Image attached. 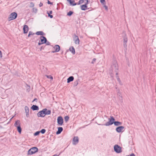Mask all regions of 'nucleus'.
I'll use <instances>...</instances> for the list:
<instances>
[{
	"mask_svg": "<svg viewBox=\"0 0 156 156\" xmlns=\"http://www.w3.org/2000/svg\"><path fill=\"white\" fill-rule=\"evenodd\" d=\"M115 88H116V89H117V87H115Z\"/></svg>",
	"mask_w": 156,
	"mask_h": 156,
	"instance_id": "obj_56",
	"label": "nucleus"
},
{
	"mask_svg": "<svg viewBox=\"0 0 156 156\" xmlns=\"http://www.w3.org/2000/svg\"><path fill=\"white\" fill-rule=\"evenodd\" d=\"M25 110L26 113V116L27 117H29V108L28 106H25Z\"/></svg>",
	"mask_w": 156,
	"mask_h": 156,
	"instance_id": "obj_14",
	"label": "nucleus"
},
{
	"mask_svg": "<svg viewBox=\"0 0 156 156\" xmlns=\"http://www.w3.org/2000/svg\"><path fill=\"white\" fill-rule=\"evenodd\" d=\"M29 28L28 26L26 25H25L23 26V33L24 34H26L28 32V31Z\"/></svg>",
	"mask_w": 156,
	"mask_h": 156,
	"instance_id": "obj_15",
	"label": "nucleus"
},
{
	"mask_svg": "<svg viewBox=\"0 0 156 156\" xmlns=\"http://www.w3.org/2000/svg\"><path fill=\"white\" fill-rule=\"evenodd\" d=\"M34 3L33 2H31L30 3V7H33L34 6Z\"/></svg>",
	"mask_w": 156,
	"mask_h": 156,
	"instance_id": "obj_35",
	"label": "nucleus"
},
{
	"mask_svg": "<svg viewBox=\"0 0 156 156\" xmlns=\"http://www.w3.org/2000/svg\"><path fill=\"white\" fill-rule=\"evenodd\" d=\"M31 109L33 111L38 110H39V107L38 106L33 105L31 107Z\"/></svg>",
	"mask_w": 156,
	"mask_h": 156,
	"instance_id": "obj_18",
	"label": "nucleus"
},
{
	"mask_svg": "<svg viewBox=\"0 0 156 156\" xmlns=\"http://www.w3.org/2000/svg\"><path fill=\"white\" fill-rule=\"evenodd\" d=\"M126 156H135V155L134 153H132L130 155H127Z\"/></svg>",
	"mask_w": 156,
	"mask_h": 156,
	"instance_id": "obj_44",
	"label": "nucleus"
},
{
	"mask_svg": "<svg viewBox=\"0 0 156 156\" xmlns=\"http://www.w3.org/2000/svg\"><path fill=\"white\" fill-rule=\"evenodd\" d=\"M37 115L38 117H44L45 115V111H44V109L42 110L39 112L37 113Z\"/></svg>",
	"mask_w": 156,
	"mask_h": 156,
	"instance_id": "obj_8",
	"label": "nucleus"
},
{
	"mask_svg": "<svg viewBox=\"0 0 156 156\" xmlns=\"http://www.w3.org/2000/svg\"><path fill=\"white\" fill-rule=\"evenodd\" d=\"M119 84H120L121 85H122V83H121V81H120V82H119Z\"/></svg>",
	"mask_w": 156,
	"mask_h": 156,
	"instance_id": "obj_55",
	"label": "nucleus"
},
{
	"mask_svg": "<svg viewBox=\"0 0 156 156\" xmlns=\"http://www.w3.org/2000/svg\"><path fill=\"white\" fill-rule=\"evenodd\" d=\"M104 7L105 8V9L106 10H108V7L106 5H104Z\"/></svg>",
	"mask_w": 156,
	"mask_h": 156,
	"instance_id": "obj_41",
	"label": "nucleus"
},
{
	"mask_svg": "<svg viewBox=\"0 0 156 156\" xmlns=\"http://www.w3.org/2000/svg\"><path fill=\"white\" fill-rule=\"evenodd\" d=\"M58 131L56 132V134H60L63 130V129L62 127H58Z\"/></svg>",
	"mask_w": 156,
	"mask_h": 156,
	"instance_id": "obj_19",
	"label": "nucleus"
},
{
	"mask_svg": "<svg viewBox=\"0 0 156 156\" xmlns=\"http://www.w3.org/2000/svg\"><path fill=\"white\" fill-rule=\"evenodd\" d=\"M86 2H85V4L87 5L88 4L89 1L88 0H86Z\"/></svg>",
	"mask_w": 156,
	"mask_h": 156,
	"instance_id": "obj_45",
	"label": "nucleus"
},
{
	"mask_svg": "<svg viewBox=\"0 0 156 156\" xmlns=\"http://www.w3.org/2000/svg\"><path fill=\"white\" fill-rule=\"evenodd\" d=\"M81 9L82 10H85L87 9H88L89 8H87V5L86 4L82 5H80Z\"/></svg>",
	"mask_w": 156,
	"mask_h": 156,
	"instance_id": "obj_17",
	"label": "nucleus"
},
{
	"mask_svg": "<svg viewBox=\"0 0 156 156\" xmlns=\"http://www.w3.org/2000/svg\"><path fill=\"white\" fill-rule=\"evenodd\" d=\"M79 81V80L77 79L74 82L73 84L74 87H76L78 84Z\"/></svg>",
	"mask_w": 156,
	"mask_h": 156,
	"instance_id": "obj_27",
	"label": "nucleus"
},
{
	"mask_svg": "<svg viewBox=\"0 0 156 156\" xmlns=\"http://www.w3.org/2000/svg\"><path fill=\"white\" fill-rule=\"evenodd\" d=\"M16 128L17 131L20 134L22 131V128L20 126V125L18 126H17Z\"/></svg>",
	"mask_w": 156,
	"mask_h": 156,
	"instance_id": "obj_26",
	"label": "nucleus"
},
{
	"mask_svg": "<svg viewBox=\"0 0 156 156\" xmlns=\"http://www.w3.org/2000/svg\"><path fill=\"white\" fill-rule=\"evenodd\" d=\"M69 51L71 52L74 55L75 54V50L73 46L71 47L69 49Z\"/></svg>",
	"mask_w": 156,
	"mask_h": 156,
	"instance_id": "obj_23",
	"label": "nucleus"
},
{
	"mask_svg": "<svg viewBox=\"0 0 156 156\" xmlns=\"http://www.w3.org/2000/svg\"><path fill=\"white\" fill-rule=\"evenodd\" d=\"M96 59L95 58H93L92 60V61L91 63L93 64H94V62L96 61Z\"/></svg>",
	"mask_w": 156,
	"mask_h": 156,
	"instance_id": "obj_39",
	"label": "nucleus"
},
{
	"mask_svg": "<svg viewBox=\"0 0 156 156\" xmlns=\"http://www.w3.org/2000/svg\"><path fill=\"white\" fill-rule=\"evenodd\" d=\"M86 0H80L78 2L77 5H80L81 4L83 3L85 1L86 2Z\"/></svg>",
	"mask_w": 156,
	"mask_h": 156,
	"instance_id": "obj_30",
	"label": "nucleus"
},
{
	"mask_svg": "<svg viewBox=\"0 0 156 156\" xmlns=\"http://www.w3.org/2000/svg\"><path fill=\"white\" fill-rule=\"evenodd\" d=\"M119 69L118 66L117 62L116 61H114L112 65H111L110 69V75L112 76H113V72L114 71L115 72L116 75H118V71Z\"/></svg>",
	"mask_w": 156,
	"mask_h": 156,
	"instance_id": "obj_1",
	"label": "nucleus"
},
{
	"mask_svg": "<svg viewBox=\"0 0 156 156\" xmlns=\"http://www.w3.org/2000/svg\"><path fill=\"white\" fill-rule=\"evenodd\" d=\"M46 76L48 78L50 79H51L52 80L53 79V77L52 76H51V75H46Z\"/></svg>",
	"mask_w": 156,
	"mask_h": 156,
	"instance_id": "obj_36",
	"label": "nucleus"
},
{
	"mask_svg": "<svg viewBox=\"0 0 156 156\" xmlns=\"http://www.w3.org/2000/svg\"><path fill=\"white\" fill-rule=\"evenodd\" d=\"M117 80L119 82H120V81H121L120 78L117 79Z\"/></svg>",
	"mask_w": 156,
	"mask_h": 156,
	"instance_id": "obj_51",
	"label": "nucleus"
},
{
	"mask_svg": "<svg viewBox=\"0 0 156 156\" xmlns=\"http://www.w3.org/2000/svg\"><path fill=\"white\" fill-rule=\"evenodd\" d=\"M116 77L117 79H117H119V76H118V75H116Z\"/></svg>",
	"mask_w": 156,
	"mask_h": 156,
	"instance_id": "obj_53",
	"label": "nucleus"
},
{
	"mask_svg": "<svg viewBox=\"0 0 156 156\" xmlns=\"http://www.w3.org/2000/svg\"><path fill=\"white\" fill-rule=\"evenodd\" d=\"M43 44L41 42H39L38 43V45H41V44Z\"/></svg>",
	"mask_w": 156,
	"mask_h": 156,
	"instance_id": "obj_49",
	"label": "nucleus"
},
{
	"mask_svg": "<svg viewBox=\"0 0 156 156\" xmlns=\"http://www.w3.org/2000/svg\"><path fill=\"white\" fill-rule=\"evenodd\" d=\"M68 1L69 2L70 5L71 6H75L78 4V3L75 2V1L74 0L72 1L71 0H69Z\"/></svg>",
	"mask_w": 156,
	"mask_h": 156,
	"instance_id": "obj_16",
	"label": "nucleus"
},
{
	"mask_svg": "<svg viewBox=\"0 0 156 156\" xmlns=\"http://www.w3.org/2000/svg\"><path fill=\"white\" fill-rule=\"evenodd\" d=\"M73 41H75V43L76 44H79L80 40L78 36H76L75 34H74L73 37Z\"/></svg>",
	"mask_w": 156,
	"mask_h": 156,
	"instance_id": "obj_9",
	"label": "nucleus"
},
{
	"mask_svg": "<svg viewBox=\"0 0 156 156\" xmlns=\"http://www.w3.org/2000/svg\"><path fill=\"white\" fill-rule=\"evenodd\" d=\"M20 125V121L19 120H17L15 121V123L14 124V126L17 127L18 126Z\"/></svg>",
	"mask_w": 156,
	"mask_h": 156,
	"instance_id": "obj_25",
	"label": "nucleus"
},
{
	"mask_svg": "<svg viewBox=\"0 0 156 156\" xmlns=\"http://www.w3.org/2000/svg\"><path fill=\"white\" fill-rule=\"evenodd\" d=\"M101 2L104 5L106 4L105 0H100Z\"/></svg>",
	"mask_w": 156,
	"mask_h": 156,
	"instance_id": "obj_34",
	"label": "nucleus"
},
{
	"mask_svg": "<svg viewBox=\"0 0 156 156\" xmlns=\"http://www.w3.org/2000/svg\"><path fill=\"white\" fill-rule=\"evenodd\" d=\"M33 12L35 13H36L37 12V9L35 8H33Z\"/></svg>",
	"mask_w": 156,
	"mask_h": 156,
	"instance_id": "obj_38",
	"label": "nucleus"
},
{
	"mask_svg": "<svg viewBox=\"0 0 156 156\" xmlns=\"http://www.w3.org/2000/svg\"><path fill=\"white\" fill-rule=\"evenodd\" d=\"M122 36L123 37V46L125 48H126L127 47V43L128 41V38L127 35L125 32L123 33Z\"/></svg>",
	"mask_w": 156,
	"mask_h": 156,
	"instance_id": "obj_4",
	"label": "nucleus"
},
{
	"mask_svg": "<svg viewBox=\"0 0 156 156\" xmlns=\"http://www.w3.org/2000/svg\"><path fill=\"white\" fill-rule=\"evenodd\" d=\"M122 124V123L121 122H119L118 121H115L114 125L115 126H119L121 125Z\"/></svg>",
	"mask_w": 156,
	"mask_h": 156,
	"instance_id": "obj_24",
	"label": "nucleus"
},
{
	"mask_svg": "<svg viewBox=\"0 0 156 156\" xmlns=\"http://www.w3.org/2000/svg\"><path fill=\"white\" fill-rule=\"evenodd\" d=\"M74 77L73 76H69L67 79V83H69L70 82L72 81L73 80Z\"/></svg>",
	"mask_w": 156,
	"mask_h": 156,
	"instance_id": "obj_21",
	"label": "nucleus"
},
{
	"mask_svg": "<svg viewBox=\"0 0 156 156\" xmlns=\"http://www.w3.org/2000/svg\"><path fill=\"white\" fill-rule=\"evenodd\" d=\"M35 34L37 35H42V36H43L45 35V34L42 31H37L36 33Z\"/></svg>",
	"mask_w": 156,
	"mask_h": 156,
	"instance_id": "obj_22",
	"label": "nucleus"
},
{
	"mask_svg": "<svg viewBox=\"0 0 156 156\" xmlns=\"http://www.w3.org/2000/svg\"><path fill=\"white\" fill-rule=\"evenodd\" d=\"M52 13V11H49V12H48V13H49L50 14H51Z\"/></svg>",
	"mask_w": 156,
	"mask_h": 156,
	"instance_id": "obj_52",
	"label": "nucleus"
},
{
	"mask_svg": "<svg viewBox=\"0 0 156 156\" xmlns=\"http://www.w3.org/2000/svg\"><path fill=\"white\" fill-rule=\"evenodd\" d=\"M117 95L121 97V98H122V96L121 95V93L120 91V90H119V89H118V90H117Z\"/></svg>",
	"mask_w": 156,
	"mask_h": 156,
	"instance_id": "obj_28",
	"label": "nucleus"
},
{
	"mask_svg": "<svg viewBox=\"0 0 156 156\" xmlns=\"http://www.w3.org/2000/svg\"><path fill=\"white\" fill-rule=\"evenodd\" d=\"M17 16V13L16 12L12 13L9 16L8 18V20L10 21L16 19Z\"/></svg>",
	"mask_w": 156,
	"mask_h": 156,
	"instance_id": "obj_5",
	"label": "nucleus"
},
{
	"mask_svg": "<svg viewBox=\"0 0 156 156\" xmlns=\"http://www.w3.org/2000/svg\"><path fill=\"white\" fill-rule=\"evenodd\" d=\"M73 13V12L70 11L69 12H68L67 13V15L69 16H71Z\"/></svg>",
	"mask_w": 156,
	"mask_h": 156,
	"instance_id": "obj_29",
	"label": "nucleus"
},
{
	"mask_svg": "<svg viewBox=\"0 0 156 156\" xmlns=\"http://www.w3.org/2000/svg\"><path fill=\"white\" fill-rule=\"evenodd\" d=\"M124 129V127L122 126H119L116 128V131L118 133L121 132Z\"/></svg>",
	"mask_w": 156,
	"mask_h": 156,
	"instance_id": "obj_12",
	"label": "nucleus"
},
{
	"mask_svg": "<svg viewBox=\"0 0 156 156\" xmlns=\"http://www.w3.org/2000/svg\"><path fill=\"white\" fill-rule=\"evenodd\" d=\"M110 119H108L109 121L106 122L105 124H100L99 125L108 126L112 125L113 124H114V122L115 120V118L112 116H110Z\"/></svg>",
	"mask_w": 156,
	"mask_h": 156,
	"instance_id": "obj_2",
	"label": "nucleus"
},
{
	"mask_svg": "<svg viewBox=\"0 0 156 156\" xmlns=\"http://www.w3.org/2000/svg\"><path fill=\"white\" fill-rule=\"evenodd\" d=\"M54 49L55 50L54 51H52L51 52L54 53L56 52H58L60 50V47L58 45H55V46L53 47Z\"/></svg>",
	"mask_w": 156,
	"mask_h": 156,
	"instance_id": "obj_10",
	"label": "nucleus"
},
{
	"mask_svg": "<svg viewBox=\"0 0 156 156\" xmlns=\"http://www.w3.org/2000/svg\"><path fill=\"white\" fill-rule=\"evenodd\" d=\"M2 57V52L0 50V58H1Z\"/></svg>",
	"mask_w": 156,
	"mask_h": 156,
	"instance_id": "obj_46",
	"label": "nucleus"
},
{
	"mask_svg": "<svg viewBox=\"0 0 156 156\" xmlns=\"http://www.w3.org/2000/svg\"><path fill=\"white\" fill-rule=\"evenodd\" d=\"M34 34V33H33L32 31H30L28 35V37H29L31 35H33Z\"/></svg>",
	"mask_w": 156,
	"mask_h": 156,
	"instance_id": "obj_37",
	"label": "nucleus"
},
{
	"mask_svg": "<svg viewBox=\"0 0 156 156\" xmlns=\"http://www.w3.org/2000/svg\"><path fill=\"white\" fill-rule=\"evenodd\" d=\"M45 44H46V45H50V43L48 41H47L46 42V43H45Z\"/></svg>",
	"mask_w": 156,
	"mask_h": 156,
	"instance_id": "obj_43",
	"label": "nucleus"
},
{
	"mask_svg": "<svg viewBox=\"0 0 156 156\" xmlns=\"http://www.w3.org/2000/svg\"><path fill=\"white\" fill-rule=\"evenodd\" d=\"M45 46H42L40 48V50L41 51L42 50H44V48L45 47Z\"/></svg>",
	"mask_w": 156,
	"mask_h": 156,
	"instance_id": "obj_40",
	"label": "nucleus"
},
{
	"mask_svg": "<svg viewBox=\"0 0 156 156\" xmlns=\"http://www.w3.org/2000/svg\"><path fill=\"white\" fill-rule=\"evenodd\" d=\"M114 151L117 153H119L122 152L121 147L118 145H115L114 147Z\"/></svg>",
	"mask_w": 156,
	"mask_h": 156,
	"instance_id": "obj_6",
	"label": "nucleus"
},
{
	"mask_svg": "<svg viewBox=\"0 0 156 156\" xmlns=\"http://www.w3.org/2000/svg\"><path fill=\"white\" fill-rule=\"evenodd\" d=\"M41 42L43 44H44L47 41V39L44 36H41L40 37Z\"/></svg>",
	"mask_w": 156,
	"mask_h": 156,
	"instance_id": "obj_13",
	"label": "nucleus"
},
{
	"mask_svg": "<svg viewBox=\"0 0 156 156\" xmlns=\"http://www.w3.org/2000/svg\"><path fill=\"white\" fill-rule=\"evenodd\" d=\"M57 123L58 125L62 126L63 123V119L61 116L58 117L57 119Z\"/></svg>",
	"mask_w": 156,
	"mask_h": 156,
	"instance_id": "obj_7",
	"label": "nucleus"
},
{
	"mask_svg": "<svg viewBox=\"0 0 156 156\" xmlns=\"http://www.w3.org/2000/svg\"><path fill=\"white\" fill-rule=\"evenodd\" d=\"M79 138L78 136H74L73 140V144L76 145L78 143Z\"/></svg>",
	"mask_w": 156,
	"mask_h": 156,
	"instance_id": "obj_11",
	"label": "nucleus"
},
{
	"mask_svg": "<svg viewBox=\"0 0 156 156\" xmlns=\"http://www.w3.org/2000/svg\"><path fill=\"white\" fill-rule=\"evenodd\" d=\"M40 133H41L42 134H44L46 130L45 129H42L41 131H40Z\"/></svg>",
	"mask_w": 156,
	"mask_h": 156,
	"instance_id": "obj_32",
	"label": "nucleus"
},
{
	"mask_svg": "<svg viewBox=\"0 0 156 156\" xmlns=\"http://www.w3.org/2000/svg\"><path fill=\"white\" fill-rule=\"evenodd\" d=\"M38 149L36 147H34L30 148L28 151L27 155H31L37 152Z\"/></svg>",
	"mask_w": 156,
	"mask_h": 156,
	"instance_id": "obj_3",
	"label": "nucleus"
},
{
	"mask_svg": "<svg viewBox=\"0 0 156 156\" xmlns=\"http://www.w3.org/2000/svg\"><path fill=\"white\" fill-rule=\"evenodd\" d=\"M51 18H52L53 17V16L52 15H50L49 16Z\"/></svg>",
	"mask_w": 156,
	"mask_h": 156,
	"instance_id": "obj_50",
	"label": "nucleus"
},
{
	"mask_svg": "<svg viewBox=\"0 0 156 156\" xmlns=\"http://www.w3.org/2000/svg\"><path fill=\"white\" fill-rule=\"evenodd\" d=\"M40 133V131H37L36 132H35L34 133V136H37Z\"/></svg>",
	"mask_w": 156,
	"mask_h": 156,
	"instance_id": "obj_33",
	"label": "nucleus"
},
{
	"mask_svg": "<svg viewBox=\"0 0 156 156\" xmlns=\"http://www.w3.org/2000/svg\"><path fill=\"white\" fill-rule=\"evenodd\" d=\"M69 119V117L68 116H66L65 117L64 119L66 122H67L68 121Z\"/></svg>",
	"mask_w": 156,
	"mask_h": 156,
	"instance_id": "obj_31",
	"label": "nucleus"
},
{
	"mask_svg": "<svg viewBox=\"0 0 156 156\" xmlns=\"http://www.w3.org/2000/svg\"><path fill=\"white\" fill-rule=\"evenodd\" d=\"M43 4L41 2L40 4H39V6L40 7L42 6L43 5Z\"/></svg>",
	"mask_w": 156,
	"mask_h": 156,
	"instance_id": "obj_48",
	"label": "nucleus"
},
{
	"mask_svg": "<svg viewBox=\"0 0 156 156\" xmlns=\"http://www.w3.org/2000/svg\"><path fill=\"white\" fill-rule=\"evenodd\" d=\"M48 4H51L52 5L53 4V3L52 2H51L49 1L48 0Z\"/></svg>",
	"mask_w": 156,
	"mask_h": 156,
	"instance_id": "obj_42",
	"label": "nucleus"
},
{
	"mask_svg": "<svg viewBox=\"0 0 156 156\" xmlns=\"http://www.w3.org/2000/svg\"><path fill=\"white\" fill-rule=\"evenodd\" d=\"M44 111H45V115H50L51 113V111L50 110H47V109L45 108L44 109Z\"/></svg>",
	"mask_w": 156,
	"mask_h": 156,
	"instance_id": "obj_20",
	"label": "nucleus"
},
{
	"mask_svg": "<svg viewBox=\"0 0 156 156\" xmlns=\"http://www.w3.org/2000/svg\"><path fill=\"white\" fill-rule=\"evenodd\" d=\"M34 101H36V102H37V98H35L34 99V100H33V101H32V102H34Z\"/></svg>",
	"mask_w": 156,
	"mask_h": 156,
	"instance_id": "obj_47",
	"label": "nucleus"
},
{
	"mask_svg": "<svg viewBox=\"0 0 156 156\" xmlns=\"http://www.w3.org/2000/svg\"><path fill=\"white\" fill-rule=\"evenodd\" d=\"M47 13L48 14V17L49 16L51 15V14H50L49 13H48V11H47Z\"/></svg>",
	"mask_w": 156,
	"mask_h": 156,
	"instance_id": "obj_54",
	"label": "nucleus"
}]
</instances>
